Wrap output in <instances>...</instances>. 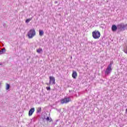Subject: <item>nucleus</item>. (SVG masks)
Masks as SVG:
<instances>
[{"label":"nucleus","instance_id":"nucleus-12","mask_svg":"<svg viewBox=\"0 0 127 127\" xmlns=\"http://www.w3.org/2000/svg\"><path fill=\"white\" fill-rule=\"evenodd\" d=\"M5 52V49H2L0 51V54H3V53Z\"/></svg>","mask_w":127,"mask_h":127},{"label":"nucleus","instance_id":"nucleus-6","mask_svg":"<svg viewBox=\"0 0 127 127\" xmlns=\"http://www.w3.org/2000/svg\"><path fill=\"white\" fill-rule=\"evenodd\" d=\"M35 111V109L34 108H31L29 111V117H31L32 115H33V113H34V111Z\"/></svg>","mask_w":127,"mask_h":127},{"label":"nucleus","instance_id":"nucleus-4","mask_svg":"<svg viewBox=\"0 0 127 127\" xmlns=\"http://www.w3.org/2000/svg\"><path fill=\"white\" fill-rule=\"evenodd\" d=\"M69 102H71V99L69 97L64 98V99H62L61 100V103L62 104H67V103H69Z\"/></svg>","mask_w":127,"mask_h":127},{"label":"nucleus","instance_id":"nucleus-5","mask_svg":"<svg viewBox=\"0 0 127 127\" xmlns=\"http://www.w3.org/2000/svg\"><path fill=\"white\" fill-rule=\"evenodd\" d=\"M49 79H50L49 84H51L52 83V84H53V85H55V77L53 76H50Z\"/></svg>","mask_w":127,"mask_h":127},{"label":"nucleus","instance_id":"nucleus-7","mask_svg":"<svg viewBox=\"0 0 127 127\" xmlns=\"http://www.w3.org/2000/svg\"><path fill=\"white\" fill-rule=\"evenodd\" d=\"M72 77L73 79H76V78L78 77V73H77V71L75 70L72 71Z\"/></svg>","mask_w":127,"mask_h":127},{"label":"nucleus","instance_id":"nucleus-3","mask_svg":"<svg viewBox=\"0 0 127 127\" xmlns=\"http://www.w3.org/2000/svg\"><path fill=\"white\" fill-rule=\"evenodd\" d=\"M112 65H113V64L111 63L107 67L105 71L106 75H109V74H110L112 71Z\"/></svg>","mask_w":127,"mask_h":127},{"label":"nucleus","instance_id":"nucleus-14","mask_svg":"<svg viewBox=\"0 0 127 127\" xmlns=\"http://www.w3.org/2000/svg\"><path fill=\"white\" fill-rule=\"evenodd\" d=\"M41 107H39L37 109V113H41Z\"/></svg>","mask_w":127,"mask_h":127},{"label":"nucleus","instance_id":"nucleus-18","mask_svg":"<svg viewBox=\"0 0 127 127\" xmlns=\"http://www.w3.org/2000/svg\"><path fill=\"white\" fill-rule=\"evenodd\" d=\"M51 84L49 83H46V85H47L48 86H49V85H50Z\"/></svg>","mask_w":127,"mask_h":127},{"label":"nucleus","instance_id":"nucleus-16","mask_svg":"<svg viewBox=\"0 0 127 127\" xmlns=\"http://www.w3.org/2000/svg\"><path fill=\"white\" fill-rule=\"evenodd\" d=\"M46 89L47 90V91H50V90H51V88H50V86L46 87Z\"/></svg>","mask_w":127,"mask_h":127},{"label":"nucleus","instance_id":"nucleus-10","mask_svg":"<svg viewBox=\"0 0 127 127\" xmlns=\"http://www.w3.org/2000/svg\"><path fill=\"white\" fill-rule=\"evenodd\" d=\"M37 53H41L42 52V48H39V49H37Z\"/></svg>","mask_w":127,"mask_h":127},{"label":"nucleus","instance_id":"nucleus-17","mask_svg":"<svg viewBox=\"0 0 127 127\" xmlns=\"http://www.w3.org/2000/svg\"><path fill=\"white\" fill-rule=\"evenodd\" d=\"M46 120L48 121H50V118H49V117H47L46 119Z\"/></svg>","mask_w":127,"mask_h":127},{"label":"nucleus","instance_id":"nucleus-2","mask_svg":"<svg viewBox=\"0 0 127 127\" xmlns=\"http://www.w3.org/2000/svg\"><path fill=\"white\" fill-rule=\"evenodd\" d=\"M92 37L94 39H99L101 37V33L98 30L92 32Z\"/></svg>","mask_w":127,"mask_h":127},{"label":"nucleus","instance_id":"nucleus-13","mask_svg":"<svg viewBox=\"0 0 127 127\" xmlns=\"http://www.w3.org/2000/svg\"><path fill=\"white\" fill-rule=\"evenodd\" d=\"M10 87V86L9 85V84L8 83L6 84V90H9Z\"/></svg>","mask_w":127,"mask_h":127},{"label":"nucleus","instance_id":"nucleus-11","mask_svg":"<svg viewBox=\"0 0 127 127\" xmlns=\"http://www.w3.org/2000/svg\"><path fill=\"white\" fill-rule=\"evenodd\" d=\"M31 20H32V17L27 19L25 21L26 23H28V22H30Z\"/></svg>","mask_w":127,"mask_h":127},{"label":"nucleus","instance_id":"nucleus-19","mask_svg":"<svg viewBox=\"0 0 127 127\" xmlns=\"http://www.w3.org/2000/svg\"><path fill=\"white\" fill-rule=\"evenodd\" d=\"M0 85H1V83L0 82Z\"/></svg>","mask_w":127,"mask_h":127},{"label":"nucleus","instance_id":"nucleus-9","mask_svg":"<svg viewBox=\"0 0 127 127\" xmlns=\"http://www.w3.org/2000/svg\"><path fill=\"white\" fill-rule=\"evenodd\" d=\"M39 32L40 36H43V35L44 34V32L43 30H39Z\"/></svg>","mask_w":127,"mask_h":127},{"label":"nucleus","instance_id":"nucleus-15","mask_svg":"<svg viewBox=\"0 0 127 127\" xmlns=\"http://www.w3.org/2000/svg\"><path fill=\"white\" fill-rule=\"evenodd\" d=\"M119 26L121 27V28H125L126 27V26H127V24L126 25H123H123L120 24Z\"/></svg>","mask_w":127,"mask_h":127},{"label":"nucleus","instance_id":"nucleus-8","mask_svg":"<svg viewBox=\"0 0 127 127\" xmlns=\"http://www.w3.org/2000/svg\"><path fill=\"white\" fill-rule=\"evenodd\" d=\"M111 28L112 31H116L117 29H118V27L116 25H113Z\"/></svg>","mask_w":127,"mask_h":127},{"label":"nucleus","instance_id":"nucleus-1","mask_svg":"<svg viewBox=\"0 0 127 127\" xmlns=\"http://www.w3.org/2000/svg\"><path fill=\"white\" fill-rule=\"evenodd\" d=\"M27 35L29 39L33 38V37L36 35V32L35 31V29L33 28L30 29L28 32Z\"/></svg>","mask_w":127,"mask_h":127}]
</instances>
